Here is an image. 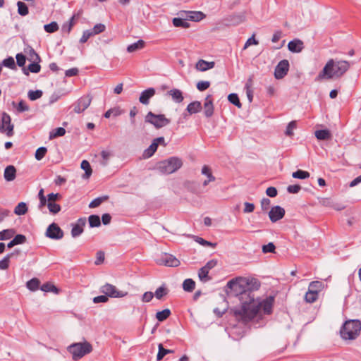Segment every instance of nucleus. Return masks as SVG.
Instances as JSON below:
<instances>
[{
    "instance_id": "ddd939ff",
    "label": "nucleus",
    "mask_w": 361,
    "mask_h": 361,
    "mask_svg": "<svg viewBox=\"0 0 361 361\" xmlns=\"http://www.w3.org/2000/svg\"><path fill=\"white\" fill-rule=\"evenodd\" d=\"M178 15L187 18L188 20L195 22H199L206 16L202 11H180Z\"/></svg>"
},
{
    "instance_id": "0e129e2a",
    "label": "nucleus",
    "mask_w": 361,
    "mask_h": 361,
    "mask_svg": "<svg viewBox=\"0 0 361 361\" xmlns=\"http://www.w3.org/2000/svg\"><path fill=\"white\" fill-rule=\"evenodd\" d=\"M210 86V82L209 81H200L197 84V88L199 91H204L208 89Z\"/></svg>"
},
{
    "instance_id": "4468645a",
    "label": "nucleus",
    "mask_w": 361,
    "mask_h": 361,
    "mask_svg": "<svg viewBox=\"0 0 361 361\" xmlns=\"http://www.w3.org/2000/svg\"><path fill=\"white\" fill-rule=\"evenodd\" d=\"M285 214L286 212L283 207L279 205L274 206L269 212V217L271 222L275 223L283 219L285 216Z\"/></svg>"
},
{
    "instance_id": "9d476101",
    "label": "nucleus",
    "mask_w": 361,
    "mask_h": 361,
    "mask_svg": "<svg viewBox=\"0 0 361 361\" xmlns=\"http://www.w3.org/2000/svg\"><path fill=\"white\" fill-rule=\"evenodd\" d=\"M91 102L92 97L90 95H85L81 97L73 104V111L77 114L82 113L89 107Z\"/></svg>"
},
{
    "instance_id": "aec40b11",
    "label": "nucleus",
    "mask_w": 361,
    "mask_h": 361,
    "mask_svg": "<svg viewBox=\"0 0 361 361\" xmlns=\"http://www.w3.org/2000/svg\"><path fill=\"white\" fill-rule=\"evenodd\" d=\"M4 176L6 181L13 180L16 176V168L12 165L6 166L4 170Z\"/></svg>"
},
{
    "instance_id": "e433bc0d",
    "label": "nucleus",
    "mask_w": 361,
    "mask_h": 361,
    "mask_svg": "<svg viewBox=\"0 0 361 361\" xmlns=\"http://www.w3.org/2000/svg\"><path fill=\"white\" fill-rule=\"evenodd\" d=\"M28 51H25L27 55H28V57H27V59L30 61H41V58L40 56H39V54L35 51V49L31 47H29L28 48Z\"/></svg>"
},
{
    "instance_id": "6e6d98bb",
    "label": "nucleus",
    "mask_w": 361,
    "mask_h": 361,
    "mask_svg": "<svg viewBox=\"0 0 361 361\" xmlns=\"http://www.w3.org/2000/svg\"><path fill=\"white\" fill-rule=\"evenodd\" d=\"M47 152V149L45 147H39L35 154V157L37 161H40L44 158L46 153Z\"/></svg>"
},
{
    "instance_id": "79ce46f5",
    "label": "nucleus",
    "mask_w": 361,
    "mask_h": 361,
    "mask_svg": "<svg viewBox=\"0 0 361 361\" xmlns=\"http://www.w3.org/2000/svg\"><path fill=\"white\" fill-rule=\"evenodd\" d=\"M12 105L16 108L18 112L20 113L27 111L30 109L29 106L23 99H21L18 104H16L15 102H13Z\"/></svg>"
},
{
    "instance_id": "a211bd4d",
    "label": "nucleus",
    "mask_w": 361,
    "mask_h": 361,
    "mask_svg": "<svg viewBox=\"0 0 361 361\" xmlns=\"http://www.w3.org/2000/svg\"><path fill=\"white\" fill-rule=\"evenodd\" d=\"M288 48L291 52L298 53L300 52L303 47V42L300 39H293L288 42Z\"/></svg>"
},
{
    "instance_id": "58836bf2",
    "label": "nucleus",
    "mask_w": 361,
    "mask_h": 361,
    "mask_svg": "<svg viewBox=\"0 0 361 361\" xmlns=\"http://www.w3.org/2000/svg\"><path fill=\"white\" fill-rule=\"evenodd\" d=\"M18 13L22 16H25L28 14L29 10L27 4L23 1L17 2Z\"/></svg>"
},
{
    "instance_id": "4be33fe9",
    "label": "nucleus",
    "mask_w": 361,
    "mask_h": 361,
    "mask_svg": "<svg viewBox=\"0 0 361 361\" xmlns=\"http://www.w3.org/2000/svg\"><path fill=\"white\" fill-rule=\"evenodd\" d=\"M187 20H188L187 18L179 16L178 18H174L172 22L175 27L188 28L190 27V23Z\"/></svg>"
},
{
    "instance_id": "774afa93",
    "label": "nucleus",
    "mask_w": 361,
    "mask_h": 361,
    "mask_svg": "<svg viewBox=\"0 0 361 361\" xmlns=\"http://www.w3.org/2000/svg\"><path fill=\"white\" fill-rule=\"evenodd\" d=\"M154 296V294L152 292H151V291L145 292L142 295V301L144 302H149L152 300Z\"/></svg>"
},
{
    "instance_id": "39448f33",
    "label": "nucleus",
    "mask_w": 361,
    "mask_h": 361,
    "mask_svg": "<svg viewBox=\"0 0 361 361\" xmlns=\"http://www.w3.org/2000/svg\"><path fill=\"white\" fill-rule=\"evenodd\" d=\"M68 350L72 354L74 360L82 358L85 355L90 353L92 350V345L85 341L83 343H75L68 347Z\"/></svg>"
},
{
    "instance_id": "6ab92c4d",
    "label": "nucleus",
    "mask_w": 361,
    "mask_h": 361,
    "mask_svg": "<svg viewBox=\"0 0 361 361\" xmlns=\"http://www.w3.org/2000/svg\"><path fill=\"white\" fill-rule=\"evenodd\" d=\"M20 253L19 250H15L13 252L8 254L6 255L1 261H0V269L5 270L7 269L9 267L10 259L14 255H18Z\"/></svg>"
},
{
    "instance_id": "423d86ee",
    "label": "nucleus",
    "mask_w": 361,
    "mask_h": 361,
    "mask_svg": "<svg viewBox=\"0 0 361 361\" xmlns=\"http://www.w3.org/2000/svg\"><path fill=\"white\" fill-rule=\"evenodd\" d=\"M145 122L149 123L157 129H159L169 125L171 121L166 118L164 114H155L152 111H149L145 116Z\"/></svg>"
},
{
    "instance_id": "37998d69",
    "label": "nucleus",
    "mask_w": 361,
    "mask_h": 361,
    "mask_svg": "<svg viewBox=\"0 0 361 361\" xmlns=\"http://www.w3.org/2000/svg\"><path fill=\"white\" fill-rule=\"evenodd\" d=\"M65 133H66L65 128H63L62 127L56 128L54 130H53L51 132H50L49 139L51 140V139L56 138L57 137L63 136L65 135Z\"/></svg>"
},
{
    "instance_id": "13d9d810",
    "label": "nucleus",
    "mask_w": 361,
    "mask_h": 361,
    "mask_svg": "<svg viewBox=\"0 0 361 361\" xmlns=\"http://www.w3.org/2000/svg\"><path fill=\"white\" fill-rule=\"evenodd\" d=\"M296 121H290L286 127L285 134L289 137L292 136L293 135V130L296 128Z\"/></svg>"
},
{
    "instance_id": "0eeeda50",
    "label": "nucleus",
    "mask_w": 361,
    "mask_h": 361,
    "mask_svg": "<svg viewBox=\"0 0 361 361\" xmlns=\"http://www.w3.org/2000/svg\"><path fill=\"white\" fill-rule=\"evenodd\" d=\"M14 126L11 123V116L6 112H3L0 121V132L6 133L8 137L13 135Z\"/></svg>"
},
{
    "instance_id": "7ed1b4c3",
    "label": "nucleus",
    "mask_w": 361,
    "mask_h": 361,
    "mask_svg": "<svg viewBox=\"0 0 361 361\" xmlns=\"http://www.w3.org/2000/svg\"><path fill=\"white\" fill-rule=\"evenodd\" d=\"M361 322L358 319L346 321L340 330V334L344 340H354L360 334Z\"/></svg>"
},
{
    "instance_id": "9b49d317",
    "label": "nucleus",
    "mask_w": 361,
    "mask_h": 361,
    "mask_svg": "<svg viewBox=\"0 0 361 361\" xmlns=\"http://www.w3.org/2000/svg\"><path fill=\"white\" fill-rule=\"evenodd\" d=\"M46 235L54 240H59L63 237V231L56 223L51 224L46 231Z\"/></svg>"
},
{
    "instance_id": "f8f14e48",
    "label": "nucleus",
    "mask_w": 361,
    "mask_h": 361,
    "mask_svg": "<svg viewBox=\"0 0 361 361\" xmlns=\"http://www.w3.org/2000/svg\"><path fill=\"white\" fill-rule=\"evenodd\" d=\"M288 70V61L286 59L281 60L275 68L274 77L276 79H282L287 75Z\"/></svg>"
},
{
    "instance_id": "f03ea898",
    "label": "nucleus",
    "mask_w": 361,
    "mask_h": 361,
    "mask_svg": "<svg viewBox=\"0 0 361 361\" xmlns=\"http://www.w3.org/2000/svg\"><path fill=\"white\" fill-rule=\"evenodd\" d=\"M350 63L345 60L329 59L314 78L315 82L341 78L350 68Z\"/></svg>"
},
{
    "instance_id": "8fccbe9b",
    "label": "nucleus",
    "mask_w": 361,
    "mask_h": 361,
    "mask_svg": "<svg viewBox=\"0 0 361 361\" xmlns=\"http://www.w3.org/2000/svg\"><path fill=\"white\" fill-rule=\"evenodd\" d=\"M209 271L207 270L204 267L200 269L198 271V276L200 281L205 282L211 279L208 276Z\"/></svg>"
},
{
    "instance_id": "49530a36",
    "label": "nucleus",
    "mask_w": 361,
    "mask_h": 361,
    "mask_svg": "<svg viewBox=\"0 0 361 361\" xmlns=\"http://www.w3.org/2000/svg\"><path fill=\"white\" fill-rule=\"evenodd\" d=\"M59 25L55 21L44 25V30L48 33L55 32L59 30Z\"/></svg>"
},
{
    "instance_id": "1a4fd4ad",
    "label": "nucleus",
    "mask_w": 361,
    "mask_h": 361,
    "mask_svg": "<svg viewBox=\"0 0 361 361\" xmlns=\"http://www.w3.org/2000/svg\"><path fill=\"white\" fill-rule=\"evenodd\" d=\"M159 264H163L171 267H177L180 264V261L173 255L169 253H163L159 258L157 259Z\"/></svg>"
},
{
    "instance_id": "bb28decb",
    "label": "nucleus",
    "mask_w": 361,
    "mask_h": 361,
    "mask_svg": "<svg viewBox=\"0 0 361 361\" xmlns=\"http://www.w3.org/2000/svg\"><path fill=\"white\" fill-rule=\"evenodd\" d=\"M80 166L81 169L85 171V173L83 174L82 177L84 178H89L92 173V170L90 163L87 160H83L81 162Z\"/></svg>"
},
{
    "instance_id": "393cba45",
    "label": "nucleus",
    "mask_w": 361,
    "mask_h": 361,
    "mask_svg": "<svg viewBox=\"0 0 361 361\" xmlns=\"http://www.w3.org/2000/svg\"><path fill=\"white\" fill-rule=\"evenodd\" d=\"M315 137L319 140H327L331 137V133L327 129L318 130L315 131Z\"/></svg>"
},
{
    "instance_id": "de8ad7c7",
    "label": "nucleus",
    "mask_w": 361,
    "mask_h": 361,
    "mask_svg": "<svg viewBox=\"0 0 361 361\" xmlns=\"http://www.w3.org/2000/svg\"><path fill=\"white\" fill-rule=\"evenodd\" d=\"M2 66L7 67L10 69H16L14 59L12 56H8L2 61Z\"/></svg>"
},
{
    "instance_id": "6e6552de",
    "label": "nucleus",
    "mask_w": 361,
    "mask_h": 361,
    "mask_svg": "<svg viewBox=\"0 0 361 361\" xmlns=\"http://www.w3.org/2000/svg\"><path fill=\"white\" fill-rule=\"evenodd\" d=\"M100 292L105 294L108 298H123L128 295V292L118 290L116 287L110 283H106L100 288Z\"/></svg>"
},
{
    "instance_id": "cd10ccee",
    "label": "nucleus",
    "mask_w": 361,
    "mask_h": 361,
    "mask_svg": "<svg viewBox=\"0 0 361 361\" xmlns=\"http://www.w3.org/2000/svg\"><path fill=\"white\" fill-rule=\"evenodd\" d=\"M324 288V284L322 281H312L308 286L309 290L315 291L319 294V292Z\"/></svg>"
},
{
    "instance_id": "5fc2aeb1",
    "label": "nucleus",
    "mask_w": 361,
    "mask_h": 361,
    "mask_svg": "<svg viewBox=\"0 0 361 361\" xmlns=\"http://www.w3.org/2000/svg\"><path fill=\"white\" fill-rule=\"evenodd\" d=\"M28 98L31 101H35L37 99H39L42 96V90H30L27 93Z\"/></svg>"
},
{
    "instance_id": "f3484780",
    "label": "nucleus",
    "mask_w": 361,
    "mask_h": 361,
    "mask_svg": "<svg viewBox=\"0 0 361 361\" xmlns=\"http://www.w3.org/2000/svg\"><path fill=\"white\" fill-rule=\"evenodd\" d=\"M214 114V105L211 96L208 95L204 104V114L207 118L211 117Z\"/></svg>"
},
{
    "instance_id": "20e7f679",
    "label": "nucleus",
    "mask_w": 361,
    "mask_h": 361,
    "mask_svg": "<svg viewBox=\"0 0 361 361\" xmlns=\"http://www.w3.org/2000/svg\"><path fill=\"white\" fill-rule=\"evenodd\" d=\"M182 166L183 161L180 158L171 157L167 159L159 161L157 164V169L161 173L171 174L178 171Z\"/></svg>"
},
{
    "instance_id": "f257e3e1",
    "label": "nucleus",
    "mask_w": 361,
    "mask_h": 361,
    "mask_svg": "<svg viewBox=\"0 0 361 361\" xmlns=\"http://www.w3.org/2000/svg\"><path fill=\"white\" fill-rule=\"evenodd\" d=\"M227 287L239 294L241 307L234 309L233 314L243 324H246L252 321L260 310L265 314L272 312L274 298L269 296L262 301L255 300L248 279L242 277L232 279L227 283Z\"/></svg>"
},
{
    "instance_id": "338daca9",
    "label": "nucleus",
    "mask_w": 361,
    "mask_h": 361,
    "mask_svg": "<svg viewBox=\"0 0 361 361\" xmlns=\"http://www.w3.org/2000/svg\"><path fill=\"white\" fill-rule=\"evenodd\" d=\"M93 35L90 30H85L80 39V42L82 44L85 43Z\"/></svg>"
},
{
    "instance_id": "ea45409f",
    "label": "nucleus",
    "mask_w": 361,
    "mask_h": 361,
    "mask_svg": "<svg viewBox=\"0 0 361 361\" xmlns=\"http://www.w3.org/2000/svg\"><path fill=\"white\" fill-rule=\"evenodd\" d=\"M168 293L169 289L166 287H165L164 285H163L156 290L154 293V296L156 297L157 299L161 300L164 296L166 295Z\"/></svg>"
},
{
    "instance_id": "052dcab7",
    "label": "nucleus",
    "mask_w": 361,
    "mask_h": 361,
    "mask_svg": "<svg viewBox=\"0 0 361 361\" xmlns=\"http://www.w3.org/2000/svg\"><path fill=\"white\" fill-rule=\"evenodd\" d=\"M195 68L197 70L200 71H207V61L203 60V59H200L196 65H195Z\"/></svg>"
},
{
    "instance_id": "a19ab883",
    "label": "nucleus",
    "mask_w": 361,
    "mask_h": 361,
    "mask_svg": "<svg viewBox=\"0 0 361 361\" xmlns=\"http://www.w3.org/2000/svg\"><path fill=\"white\" fill-rule=\"evenodd\" d=\"M228 100L229 101L230 103L235 105L238 108L242 107V104L240 102L238 95L237 94H235V93L229 94L228 96Z\"/></svg>"
},
{
    "instance_id": "a878e982",
    "label": "nucleus",
    "mask_w": 361,
    "mask_h": 361,
    "mask_svg": "<svg viewBox=\"0 0 361 361\" xmlns=\"http://www.w3.org/2000/svg\"><path fill=\"white\" fill-rule=\"evenodd\" d=\"M157 148V143H155L152 141V144L148 147V148L144 151L142 157L145 159L151 157L156 152Z\"/></svg>"
},
{
    "instance_id": "473e14b6",
    "label": "nucleus",
    "mask_w": 361,
    "mask_h": 361,
    "mask_svg": "<svg viewBox=\"0 0 361 361\" xmlns=\"http://www.w3.org/2000/svg\"><path fill=\"white\" fill-rule=\"evenodd\" d=\"M90 227H99L101 225V219L98 215L92 214L88 217Z\"/></svg>"
},
{
    "instance_id": "e2e57ef3",
    "label": "nucleus",
    "mask_w": 361,
    "mask_h": 361,
    "mask_svg": "<svg viewBox=\"0 0 361 361\" xmlns=\"http://www.w3.org/2000/svg\"><path fill=\"white\" fill-rule=\"evenodd\" d=\"M276 247L273 243H269L267 245H264L262 246V252L263 253H274Z\"/></svg>"
},
{
    "instance_id": "680f3d73",
    "label": "nucleus",
    "mask_w": 361,
    "mask_h": 361,
    "mask_svg": "<svg viewBox=\"0 0 361 361\" xmlns=\"http://www.w3.org/2000/svg\"><path fill=\"white\" fill-rule=\"evenodd\" d=\"M16 58L17 65L20 67H23L26 62V56L22 53H18L16 54Z\"/></svg>"
},
{
    "instance_id": "3c124183",
    "label": "nucleus",
    "mask_w": 361,
    "mask_h": 361,
    "mask_svg": "<svg viewBox=\"0 0 361 361\" xmlns=\"http://www.w3.org/2000/svg\"><path fill=\"white\" fill-rule=\"evenodd\" d=\"M201 173L202 174L206 176L209 180L214 181L216 180L215 177L213 176L212 173L211 169L207 165L203 166V167L202 168Z\"/></svg>"
},
{
    "instance_id": "72a5a7b5",
    "label": "nucleus",
    "mask_w": 361,
    "mask_h": 361,
    "mask_svg": "<svg viewBox=\"0 0 361 361\" xmlns=\"http://www.w3.org/2000/svg\"><path fill=\"white\" fill-rule=\"evenodd\" d=\"M171 312L169 309H164L162 311L157 312L156 314V318L159 322H164L169 317Z\"/></svg>"
},
{
    "instance_id": "4d7b16f0",
    "label": "nucleus",
    "mask_w": 361,
    "mask_h": 361,
    "mask_svg": "<svg viewBox=\"0 0 361 361\" xmlns=\"http://www.w3.org/2000/svg\"><path fill=\"white\" fill-rule=\"evenodd\" d=\"M105 25L102 23L96 24L94 27L91 30H90L92 34V35H98L105 30Z\"/></svg>"
},
{
    "instance_id": "b1692460",
    "label": "nucleus",
    "mask_w": 361,
    "mask_h": 361,
    "mask_svg": "<svg viewBox=\"0 0 361 361\" xmlns=\"http://www.w3.org/2000/svg\"><path fill=\"white\" fill-rule=\"evenodd\" d=\"M145 45V42L142 39H139L136 42L133 43L128 46L127 51L129 53H132L136 51L137 50L142 49Z\"/></svg>"
},
{
    "instance_id": "f704fd0d",
    "label": "nucleus",
    "mask_w": 361,
    "mask_h": 361,
    "mask_svg": "<svg viewBox=\"0 0 361 361\" xmlns=\"http://www.w3.org/2000/svg\"><path fill=\"white\" fill-rule=\"evenodd\" d=\"M195 288V282L191 279H187L183 283V288L185 291L192 292Z\"/></svg>"
},
{
    "instance_id": "7c9ffc66",
    "label": "nucleus",
    "mask_w": 361,
    "mask_h": 361,
    "mask_svg": "<svg viewBox=\"0 0 361 361\" xmlns=\"http://www.w3.org/2000/svg\"><path fill=\"white\" fill-rule=\"evenodd\" d=\"M27 212V207L26 203L21 202L18 204V205L14 209V213L16 215H24Z\"/></svg>"
},
{
    "instance_id": "864d4df0",
    "label": "nucleus",
    "mask_w": 361,
    "mask_h": 361,
    "mask_svg": "<svg viewBox=\"0 0 361 361\" xmlns=\"http://www.w3.org/2000/svg\"><path fill=\"white\" fill-rule=\"evenodd\" d=\"M32 63H31L30 64H29V66H27V69L31 73H37L40 71V69H41V66L39 64V63L40 61H32Z\"/></svg>"
},
{
    "instance_id": "a18cd8bd",
    "label": "nucleus",
    "mask_w": 361,
    "mask_h": 361,
    "mask_svg": "<svg viewBox=\"0 0 361 361\" xmlns=\"http://www.w3.org/2000/svg\"><path fill=\"white\" fill-rule=\"evenodd\" d=\"M41 290L44 292H53L57 293L59 292L58 288L52 283L47 282L44 283L40 287Z\"/></svg>"
},
{
    "instance_id": "c85d7f7f",
    "label": "nucleus",
    "mask_w": 361,
    "mask_h": 361,
    "mask_svg": "<svg viewBox=\"0 0 361 361\" xmlns=\"http://www.w3.org/2000/svg\"><path fill=\"white\" fill-rule=\"evenodd\" d=\"M123 113V111L120 109V107L116 106L114 108H111L106 111L104 114V117L106 118H110L111 116L116 117L121 115Z\"/></svg>"
},
{
    "instance_id": "4c0bfd02",
    "label": "nucleus",
    "mask_w": 361,
    "mask_h": 361,
    "mask_svg": "<svg viewBox=\"0 0 361 361\" xmlns=\"http://www.w3.org/2000/svg\"><path fill=\"white\" fill-rule=\"evenodd\" d=\"M319 294L315 291L309 290L305 295V300L308 303H313L318 299Z\"/></svg>"
},
{
    "instance_id": "5701e85b",
    "label": "nucleus",
    "mask_w": 361,
    "mask_h": 361,
    "mask_svg": "<svg viewBox=\"0 0 361 361\" xmlns=\"http://www.w3.org/2000/svg\"><path fill=\"white\" fill-rule=\"evenodd\" d=\"M168 94L171 96L172 99L176 103H180L183 100L182 92L178 89H173L168 92Z\"/></svg>"
},
{
    "instance_id": "c756f323",
    "label": "nucleus",
    "mask_w": 361,
    "mask_h": 361,
    "mask_svg": "<svg viewBox=\"0 0 361 361\" xmlns=\"http://www.w3.org/2000/svg\"><path fill=\"white\" fill-rule=\"evenodd\" d=\"M16 231L13 228L4 229L0 232V240H5L14 236Z\"/></svg>"
},
{
    "instance_id": "c03bdc74",
    "label": "nucleus",
    "mask_w": 361,
    "mask_h": 361,
    "mask_svg": "<svg viewBox=\"0 0 361 361\" xmlns=\"http://www.w3.org/2000/svg\"><path fill=\"white\" fill-rule=\"evenodd\" d=\"M158 348L159 351L157 355V360L158 361L161 360L166 355L173 352L171 350L165 349L161 343L159 344Z\"/></svg>"
},
{
    "instance_id": "c9c22d12",
    "label": "nucleus",
    "mask_w": 361,
    "mask_h": 361,
    "mask_svg": "<svg viewBox=\"0 0 361 361\" xmlns=\"http://www.w3.org/2000/svg\"><path fill=\"white\" fill-rule=\"evenodd\" d=\"M109 199L108 195H104L102 197L94 199L89 204L90 208L98 207L102 202L106 201Z\"/></svg>"
},
{
    "instance_id": "dca6fc26",
    "label": "nucleus",
    "mask_w": 361,
    "mask_h": 361,
    "mask_svg": "<svg viewBox=\"0 0 361 361\" xmlns=\"http://www.w3.org/2000/svg\"><path fill=\"white\" fill-rule=\"evenodd\" d=\"M156 91L153 87H149L142 91L139 97L140 103L145 105H147L149 103V99L155 94Z\"/></svg>"
},
{
    "instance_id": "603ef678",
    "label": "nucleus",
    "mask_w": 361,
    "mask_h": 361,
    "mask_svg": "<svg viewBox=\"0 0 361 361\" xmlns=\"http://www.w3.org/2000/svg\"><path fill=\"white\" fill-rule=\"evenodd\" d=\"M292 176L294 178L305 179L310 177V173L307 171L302 170H298L293 173Z\"/></svg>"
},
{
    "instance_id": "412c9836",
    "label": "nucleus",
    "mask_w": 361,
    "mask_h": 361,
    "mask_svg": "<svg viewBox=\"0 0 361 361\" xmlns=\"http://www.w3.org/2000/svg\"><path fill=\"white\" fill-rule=\"evenodd\" d=\"M202 109V106L201 102L195 101L188 105L186 110L189 112L190 114H193L200 112Z\"/></svg>"
},
{
    "instance_id": "bf43d9fd",
    "label": "nucleus",
    "mask_w": 361,
    "mask_h": 361,
    "mask_svg": "<svg viewBox=\"0 0 361 361\" xmlns=\"http://www.w3.org/2000/svg\"><path fill=\"white\" fill-rule=\"evenodd\" d=\"M73 20H74V16L71 17L68 23H64L63 25L62 31L64 32H67L68 34L71 32V30H72V27L74 25Z\"/></svg>"
},
{
    "instance_id": "2f4dec72",
    "label": "nucleus",
    "mask_w": 361,
    "mask_h": 361,
    "mask_svg": "<svg viewBox=\"0 0 361 361\" xmlns=\"http://www.w3.org/2000/svg\"><path fill=\"white\" fill-rule=\"evenodd\" d=\"M39 280L37 278H33L27 282L26 286L29 290L35 291L39 289Z\"/></svg>"
},
{
    "instance_id": "69168bd1",
    "label": "nucleus",
    "mask_w": 361,
    "mask_h": 361,
    "mask_svg": "<svg viewBox=\"0 0 361 361\" xmlns=\"http://www.w3.org/2000/svg\"><path fill=\"white\" fill-rule=\"evenodd\" d=\"M13 240H14L15 244L16 245H20V244H23L26 242V237H25V235H24L23 234H17L16 235L14 236Z\"/></svg>"
},
{
    "instance_id": "09e8293b",
    "label": "nucleus",
    "mask_w": 361,
    "mask_h": 361,
    "mask_svg": "<svg viewBox=\"0 0 361 361\" xmlns=\"http://www.w3.org/2000/svg\"><path fill=\"white\" fill-rule=\"evenodd\" d=\"M47 207L49 212L52 214H58L61 209V206L56 202H47Z\"/></svg>"
},
{
    "instance_id": "2eb2a0df",
    "label": "nucleus",
    "mask_w": 361,
    "mask_h": 361,
    "mask_svg": "<svg viewBox=\"0 0 361 361\" xmlns=\"http://www.w3.org/2000/svg\"><path fill=\"white\" fill-rule=\"evenodd\" d=\"M86 222L85 218H80L76 223L72 224L71 235L73 238H77L82 233Z\"/></svg>"
}]
</instances>
